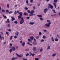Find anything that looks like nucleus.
<instances>
[{
	"label": "nucleus",
	"instance_id": "f8f14e48",
	"mask_svg": "<svg viewBox=\"0 0 60 60\" xmlns=\"http://www.w3.org/2000/svg\"><path fill=\"white\" fill-rule=\"evenodd\" d=\"M34 22H30L29 23V24L30 25H34Z\"/></svg>",
	"mask_w": 60,
	"mask_h": 60
},
{
	"label": "nucleus",
	"instance_id": "1a4fd4ad",
	"mask_svg": "<svg viewBox=\"0 0 60 60\" xmlns=\"http://www.w3.org/2000/svg\"><path fill=\"white\" fill-rule=\"evenodd\" d=\"M32 44H33V45H37V43L35 42H32Z\"/></svg>",
	"mask_w": 60,
	"mask_h": 60
},
{
	"label": "nucleus",
	"instance_id": "393cba45",
	"mask_svg": "<svg viewBox=\"0 0 60 60\" xmlns=\"http://www.w3.org/2000/svg\"><path fill=\"white\" fill-rule=\"evenodd\" d=\"M46 38V37L45 36V35H43V38L44 39H45Z\"/></svg>",
	"mask_w": 60,
	"mask_h": 60
},
{
	"label": "nucleus",
	"instance_id": "79ce46f5",
	"mask_svg": "<svg viewBox=\"0 0 60 60\" xmlns=\"http://www.w3.org/2000/svg\"><path fill=\"white\" fill-rule=\"evenodd\" d=\"M8 27H9V28H10V27H11V26L10 25V24H8Z\"/></svg>",
	"mask_w": 60,
	"mask_h": 60
},
{
	"label": "nucleus",
	"instance_id": "774afa93",
	"mask_svg": "<svg viewBox=\"0 0 60 60\" xmlns=\"http://www.w3.org/2000/svg\"><path fill=\"white\" fill-rule=\"evenodd\" d=\"M23 60H27V59H23Z\"/></svg>",
	"mask_w": 60,
	"mask_h": 60
},
{
	"label": "nucleus",
	"instance_id": "bb28decb",
	"mask_svg": "<svg viewBox=\"0 0 60 60\" xmlns=\"http://www.w3.org/2000/svg\"><path fill=\"white\" fill-rule=\"evenodd\" d=\"M43 31H44V32H47V30H43Z\"/></svg>",
	"mask_w": 60,
	"mask_h": 60
},
{
	"label": "nucleus",
	"instance_id": "a19ab883",
	"mask_svg": "<svg viewBox=\"0 0 60 60\" xmlns=\"http://www.w3.org/2000/svg\"><path fill=\"white\" fill-rule=\"evenodd\" d=\"M3 16L4 17V18H5V19L7 18V17H6V16H4V15H3Z\"/></svg>",
	"mask_w": 60,
	"mask_h": 60
},
{
	"label": "nucleus",
	"instance_id": "3c124183",
	"mask_svg": "<svg viewBox=\"0 0 60 60\" xmlns=\"http://www.w3.org/2000/svg\"><path fill=\"white\" fill-rule=\"evenodd\" d=\"M6 34L8 35V36L9 35V33L7 32H6Z\"/></svg>",
	"mask_w": 60,
	"mask_h": 60
},
{
	"label": "nucleus",
	"instance_id": "20e7f679",
	"mask_svg": "<svg viewBox=\"0 0 60 60\" xmlns=\"http://www.w3.org/2000/svg\"><path fill=\"white\" fill-rule=\"evenodd\" d=\"M32 49L33 51H35L36 49V48L35 47L33 46L32 47Z\"/></svg>",
	"mask_w": 60,
	"mask_h": 60
},
{
	"label": "nucleus",
	"instance_id": "4c0bfd02",
	"mask_svg": "<svg viewBox=\"0 0 60 60\" xmlns=\"http://www.w3.org/2000/svg\"><path fill=\"white\" fill-rule=\"evenodd\" d=\"M14 23L15 24H17L18 23V22L17 21H15L14 22Z\"/></svg>",
	"mask_w": 60,
	"mask_h": 60
},
{
	"label": "nucleus",
	"instance_id": "f3484780",
	"mask_svg": "<svg viewBox=\"0 0 60 60\" xmlns=\"http://www.w3.org/2000/svg\"><path fill=\"white\" fill-rule=\"evenodd\" d=\"M50 49V47L49 45H48V47L47 48V49L48 50H49Z\"/></svg>",
	"mask_w": 60,
	"mask_h": 60
},
{
	"label": "nucleus",
	"instance_id": "9b49d317",
	"mask_svg": "<svg viewBox=\"0 0 60 60\" xmlns=\"http://www.w3.org/2000/svg\"><path fill=\"white\" fill-rule=\"evenodd\" d=\"M24 22V21H21L20 22V24H21V25H22L23 23V22Z\"/></svg>",
	"mask_w": 60,
	"mask_h": 60
},
{
	"label": "nucleus",
	"instance_id": "a18cd8bd",
	"mask_svg": "<svg viewBox=\"0 0 60 60\" xmlns=\"http://www.w3.org/2000/svg\"><path fill=\"white\" fill-rule=\"evenodd\" d=\"M50 7L51 9H53V6H52V5Z\"/></svg>",
	"mask_w": 60,
	"mask_h": 60
},
{
	"label": "nucleus",
	"instance_id": "a878e982",
	"mask_svg": "<svg viewBox=\"0 0 60 60\" xmlns=\"http://www.w3.org/2000/svg\"><path fill=\"white\" fill-rule=\"evenodd\" d=\"M52 41L53 42L54 41V38L53 37L52 38Z\"/></svg>",
	"mask_w": 60,
	"mask_h": 60
},
{
	"label": "nucleus",
	"instance_id": "5fc2aeb1",
	"mask_svg": "<svg viewBox=\"0 0 60 60\" xmlns=\"http://www.w3.org/2000/svg\"><path fill=\"white\" fill-rule=\"evenodd\" d=\"M29 56V54L27 53V54H26V56Z\"/></svg>",
	"mask_w": 60,
	"mask_h": 60
},
{
	"label": "nucleus",
	"instance_id": "8fccbe9b",
	"mask_svg": "<svg viewBox=\"0 0 60 60\" xmlns=\"http://www.w3.org/2000/svg\"><path fill=\"white\" fill-rule=\"evenodd\" d=\"M42 34V33H41V32H39V34L40 35H41Z\"/></svg>",
	"mask_w": 60,
	"mask_h": 60
},
{
	"label": "nucleus",
	"instance_id": "2f4dec72",
	"mask_svg": "<svg viewBox=\"0 0 60 60\" xmlns=\"http://www.w3.org/2000/svg\"><path fill=\"white\" fill-rule=\"evenodd\" d=\"M22 37H20L19 38V40H20V41H21V40L22 39Z\"/></svg>",
	"mask_w": 60,
	"mask_h": 60
},
{
	"label": "nucleus",
	"instance_id": "680f3d73",
	"mask_svg": "<svg viewBox=\"0 0 60 60\" xmlns=\"http://www.w3.org/2000/svg\"><path fill=\"white\" fill-rule=\"evenodd\" d=\"M30 1L31 3H33V0H30Z\"/></svg>",
	"mask_w": 60,
	"mask_h": 60
},
{
	"label": "nucleus",
	"instance_id": "e2e57ef3",
	"mask_svg": "<svg viewBox=\"0 0 60 60\" xmlns=\"http://www.w3.org/2000/svg\"><path fill=\"white\" fill-rule=\"evenodd\" d=\"M30 41H31V39H29L28 40V41L30 42Z\"/></svg>",
	"mask_w": 60,
	"mask_h": 60
},
{
	"label": "nucleus",
	"instance_id": "ea45409f",
	"mask_svg": "<svg viewBox=\"0 0 60 60\" xmlns=\"http://www.w3.org/2000/svg\"><path fill=\"white\" fill-rule=\"evenodd\" d=\"M7 22L8 23H9L10 22V21L9 20V19H7Z\"/></svg>",
	"mask_w": 60,
	"mask_h": 60
},
{
	"label": "nucleus",
	"instance_id": "4be33fe9",
	"mask_svg": "<svg viewBox=\"0 0 60 60\" xmlns=\"http://www.w3.org/2000/svg\"><path fill=\"white\" fill-rule=\"evenodd\" d=\"M21 20L22 21H24V18H23V17H22L21 18Z\"/></svg>",
	"mask_w": 60,
	"mask_h": 60
},
{
	"label": "nucleus",
	"instance_id": "0e129e2a",
	"mask_svg": "<svg viewBox=\"0 0 60 60\" xmlns=\"http://www.w3.org/2000/svg\"><path fill=\"white\" fill-rule=\"evenodd\" d=\"M14 38H17V36H15L14 37Z\"/></svg>",
	"mask_w": 60,
	"mask_h": 60
},
{
	"label": "nucleus",
	"instance_id": "39448f33",
	"mask_svg": "<svg viewBox=\"0 0 60 60\" xmlns=\"http://www.w3.org/2000/svg\"><path fill=\"white\" fill-rule=\"evenodd\" d=\"M17 13H18L19 14V15H20V16H22V12H20V13L19 12V11H17Z\"/></svg>",
	"mask_w": 60,
	"mask_h": 60
},
{
	"label": "nucleus",
	"instance_id": "09e8293b",
	"mask_svg": "<svg viewBox=\"0 0 60 60\" xmlns=\"http://www.w3.org/2000/svg\"><path fill=\"white\" fill-rule=\"evenodd\" d=\"M8 30L10 32H11V30L10 29H8Z\"/></svg>",
	"mask_w": 60,
	"mask_h": 60
},
{
	"label": "nucleus",
	"instance_id": "c9c22d12",
	"mask_svg": "<svg viewBox=\"0 0 60 60\" xmlns=\"http://www.w3.org/2000/svg\"><path fill=\"white\" fill-rule=\"evenodd\" d=\"M12 36H11L10 38V40H12Z\"/></svg>",
	"mask_w": 60,
	"mask_h": 60
},
{
	"label": "nucleus",
	"instance_id": "cd10ccee",
	"mask_svg": "<svg viewBox=\"0 0 60 60\" xmlns=\"http://www.w3.org/2000/svg\"><path fill=\"white\" fill-rule=\"evenodd\" d=\"M47 22H48L49 23H51V21L49 20H47Z\"/></svg>",
	"mask_w": 60,
	"mask_h": 60
},
{
	"label": "nucleus",
	"instance_id": "f257e3e1",
	"mask_svg": "<svg viewBox=\"0 0 60 60\" xmlns=\"http://www.w3.org/2000/svg\"><path fill=\"white\" fill-rule=\"evenodd\" d=\"M34 13V10H32L30 12V14L29 15L30 16H34L35 14H33Z\"/></svg>",
	"mask_w": 60,
	"mask_h": 60
},
{
	"label": "nucleus",
	"instance_id": "bf43d9fd",
	"mask_svg": "<svg viewBox=\"0 0 60 60\" xmlns=\"http://www.w3.org/2000/svg\"><path fill=\"white\" fill-rule=\"evenodd\" d=\"M49 5L50 7L52 5H51V4H48Z\"/></svg>",
	"mask_w": 60,
	"mask_h": 60
},
{
	"label": "nucleus",
	"instance_id": "7c9ffc66",
	"mask_svg": "<svg viewBox=\"0 0 60 60\" xmlns=\"http://www.w3.org/2000/svg\"><path fill=\"white\" fill-rule=\"evenodd\" d=\"M55 41H58V39L57 38H55Z\"/></svg>",
	"mask_w": 60,
	"mask_h": 60
},
{
	"label": "nucleus",
	"instance_id": "423d86ee",
	"mask_svg": "<svg viewBox=\"0 0 60 60\" xmlns=\"http://www.w3.org/2000/svg\"><path fill=\"white\" fill-rule=\"evenodd\" d=\"M48 10L47 8L45 9H44L43 12H44V13H46V11H48Z\"/></svg>",
	"mask_w": 60,
	"mask_h": 60
},
{
	"label": "nucleus",
	"instance_id": "6e6d98bb",
	"mask_svg": "<svg viewBox=\"0 0 60 60\" xmlns=\"http://www.w3.org/2000/svg\"><path fill=\"white\" fill-rule=\"evenodd\" d=\"M53 4L54 5V6L56 5V3H53Z\"/></svg>",
	"mask_w": 60,
	"mask_h": 60
},
{
	"label": "nucleus",
	"instance_id": "7ed1b4c3",
	"mask_svg": "<svg viewBox=\"0 0 60 60\" xmlns=\"http://www.w3.org/2000/svg\"><path fill=\"white\" fill-rule=\"evenodd\" d=\"M15 55L17 56L18 57H22V56H23V55H19V54H18L17 53H16Z\"/></svg>",
	"mask_w": 60,
	"mask_h": 60
},
{
	"label": "nucleus",
	"instance_id": "de8ad7c7",
	"mask_svg": "<svg viewBox=\"0 0 60 60\" xmlns=\"http://www.w3.org/2000/svg\"><path fill=\"white\" fill-rule=\"evenodd\" d=\"M29 49H26L25 50L26 51H29Z\"/></svg>",
	"mask_w": 60,
	"mask_h": 60
},
{
	"label": "nucleus",
	"instance_id": "2eb2a0df",
	"mask_svg": "<svg viewBox=\"0 0 60 60\" xmlns=\"http://www.w3.org/2000/svg\"><path fill=\"white\" fill-rule=\"evenodd\" d=\"M56 53H55L52 54V56L53 57H55V56H56Z\"/></svg>",
	"mask_w": 60,
	"mask_h": 60
},
{
	"label": "nucleus",
	"instance_id": "9d476101",
	"mask_svg": "<svg viewBox=\"0 0 60 60\" xmlns=\"http://www.w3.org/2000/svg\"><path fill=\"white\" fill-rule=\"evenodd\" d=\"M19 32L17 31H16L15 33V34L17 35V36H18V35H19Z\"/></svg>",
	"mask_w": 60,
	"mask_h": 60
},
{
	"label": "nucleus",
	"instance_id": "ddd939ff",
	"mask_svg": "<svg viewBox=\"0 0 60 60\" xmlns=\"http://www.w3.org/2000/svg\"><path fill=\"white\" fill-rule=\"evenodd\" d=\"M37 16L39 17V18H41L42 17V15H37Z\"/></svg>",
	"mask_w": 60,
	"mask_h": 60
},
{
	"label": "nucleus",
	"instance_id": "338daca9",
	"mask_svg": "<svg viewBox=\"0 0 60 60\" xmlns=\"http://www.w3.org/2000/svg\"><path fill=\"white\" fill-rule=\"evenodd\" d=\"M12 45H13L12 44H11V43L10 44V46H12Z\"/></svg>",
	"mask_w": 60,
	"mask_h": 60
},
{
	"label": "nucleus",
	"instance_id": "c03bdc74",
	"mask_svg": "<svg viewBox=\"0 0 60 60\" xmlns=\"http://www.w3.org/2000/svg\"><path fill=\"white\" fill-rule=\"evenodd\" d=\"M25 10H27L28 9V8L26 7L25 8Z\"/></svg>",
	"mask_w": 60,
	"mask_h": 60
},
{
	"label": "nucleus",
	"instance_id": "dca6fc26",
	"mask_svg": "<svg viewBox=\"0 0 60 60\" xmlns=\"http://www.w3.org/2000/svg\"><path fill=\"white\" fill-rule=\"evenodd\" d=\"M11 20L12 21H13V20H15V19L14 18V17H11Z\"/></svg>",
	"mask_w": 60,
	"mask_h": 60
},
{
	"label": "nucleus",
	"instance_id": "0eeeda50",
	"mask_svg": "<svg viewBox=\"0 0 60 60\" xmlns=\"http://www.w3.org/2000/svg\"><path fill=\"white\" fill-rule=\"evenodd\" d=\"M25 42H23L21 44V45L22 46L24 47L25 46Z\"/></svg>",
	"mask_w": 60,
	"mask_h": 60
},
{
	"label": "nucleus",
	"instance_id": "473e14b6",
	"mask_svg": "<svg viewBox=\"0 0 60 60\" xmlns=\"http://www.w3.org/2000/svg\"><path fill=\"white\" fill-rule=\"evenodd\" d=\"M58 1V0H54V3H56Z\"/></svg>",
	"mask_w": 60,
	"mask_h": 60
},
{
	"label": "nucleus",
	"instance_id": "49530a36",
	"mask_svg": "<svg viewBox=\"0 0 60 60\" xmlns=\"http://www.w3.org/2000/svg\"><path fill=\"white\" fill-rule=\"evenodd\" d=\"M36 38L37 39H38L39 38V36H37L36 37Z\"/></svg>",
	"mask_w": 60,
	"mask_h": 60
},
{
	"label": "nucleus",
	"instance_id": "c756f323",
	"mask_svg": "<svg viewBox=\"0 0 60 60\" xmlns=\"http://www.w3.org/2000/svg\"><path fill=\"white\" fill-rule=\"evenodd\" d=\"M12 50L11 49H10L9 50V52L10 53H11L12 52Z\"/></svg>",
	"mask_w": 60,
	"mask_h": 60
},
{
	"label": "nucleus",
	"instance_id": "aec40b11",
	"mask_svg": "<svg viewBox=\"0 0 60 60\" xmlns=\"http://www.w3.org/2000/svg\"><path fill=\"white\" fill-rule=\"evenodd\" d=\"M24 15H28V13H27L26 12H24Z\"/></svg>",
	"mask_w": 60,
	"mask_h": 60
},
{
	"label": "nucleus",
	"instance_id": "58836bf2",
	"mask_svg": "<svg viewBox=\"0 0 60 60\" xmlns=\"http://www.w3.org/2000/svg\"><path fill=\"white\" fill-rule=\"evenodd\" d=\"M5 11L4 9H3L2 10V12H5Z\"/></svg>",
	"mask_w": 60,
	"mask_h": 60
},
{
	"label": "nucleus",
	"instance_id": "603ef678",
	"mask_svg": "<svg viewBox=\"0 0 60 60\" xmlns=\"http://www.w3.org/2000/svg\"><path fill=\"white\" fill-rule=\"evenodd\" d=\"M14 59H15V58L14 57L12 58L11 59L12 60H14Z\"/></svg>",
	"mask_w": 60,
	"mask_h": 60
},
{
	"label": "nucleus",
	"instance_id": "c85d7f7f",
	"mask_svg": "<svg viewBox=\"0 0 60 60\" xmlns=\"http://www.w3.org/2000/svg\"><path fill=\"white\" fill-rule=\"evenodd\" d=\"M43 51V49H41L40 50V52H41Z\"/></svg>",
	"mask_w": 60,
	"mask_h": 60
},
{
	"label": "nucleus",
	"instance_id": "f03ea898",
	"mask_svg": "<svg viewBox=\"0 0 60 60\" xmlns=\"http://www.w3.org/2000/svg\"><path fill=\"white\" fill-rule=\"evenodd\" d=\"M51 24V22H49L48 23H46L45 24V26L46 27H49L50 25Z\"/></svg>",
	"mask_w": 60,
	"mask_h": 60
},
{
	"label": "nucleus",
	"instance_id": "b1692460",
	"mask_svg": "<svg viewBox=\"0 0 60 60\" xmlns=\"http://www.w3.org/2000/svg\"><path fill=\"white\" fill-rule=\"evenodd\" d=\"M30 38L31 40H33V39H34V37L32 36L30 37Z\"/></svg>",
	"mask_w": 60,
	"mask_h": 60
},
{
	"label": "nucleus",
	"instance_id": "13d9d810",
	"mask_svg": "<svg viewBox=\"0 0 60 60\" xmlns=\"http://www.w3.org/2000/svg\"><path fill=\"white\" fill-rule=\"evenodd\" d=\"M57 36L59 38H60V37L59 36V35L58 34H57Z\"/></svg>",
	"mask_w": 60,
	"mask_h": 60
},
{
	"label": "nucleus",
	"instance_id": "5701e85b",
	"mask_svg": "<svg viewBox=\"0 0 60 60\" xmlns=\"http://www.w3.org/2000/svg\"><path fill=\"white\" fill-rule=\"evenodd\" d=\"M26 3H27V4H28V5H29V4H28V1L27 0H26Z\"/></svg>",
	"mask_w": 60,
	"mask_h": 60
},
{
	"label": "nucleus",
	"instance_id": "6ab92c4d",
	"mask_svg": "<svg viewBox=\"0 0 60 60\" xmlns=\"http://www.w3.org/2000/svg\"><path fill=\"white\" fill-rule=\"evenodd\" d=\"M27 44H28V45H30V46H32V44H30L29 42H27Z\"/></svg>",
	"mask_w": 60,
	"mask_h": 60
},
{
	"label": "nucleus",
	"instance_id": "864d4df0",
	"mask_svg": "<svg viewBox=\"0 0 60 60\" xmlns=\"http://www.w3.org/2000/svg\"><path fill=\"white\" fill-rule=\"evenodd\" d=\"M30 10H27V12H28V13H30Z\"/></svg>",
	"mask_w": 60,
	"mask_h": 60
},
{
	"label": "nucleus",
	"instance_id": "6e6552de",
	"mask_svg": "<svg viewBox=\"0 0 60 60\" xmlns=\"http://www.w3.org/2000/svg\"><path fill=\"white\" fill-rule=\"evenodd\" d=\"M11 49L12 50H13V51H15V50H16L15 48L14 47H12Z\"/></svg>",
	"mask_w": 60,
	"mask_h": 60
},
{
	"label": "nucleus",
	"instance_id": "37998d69",
	"mask_svg": "<svg viewBox=\"0 0 60 60\" xmlns=\"http://www.w3.org/2000/svg\"><path fill=\"white\" fill-rule=\"evenodd\" d=\"M34 55H35V54L33 53L32 54V55H31V56H34Z\"/></svg>",
	"mask_w": 60,
	"mask_h": 60
},
{
	"label": "nucleus",
	"instance_id": "a211bd4d",
	"mask_svg": "<svg viewBox=\"0 0 60 60\" xmlns=\"http://www.w3.org/2000/svg\"><path fill=\"white\" fill-rule=\"evenodd\" d=\"M21 16H21L20 15H19L18 17V19H21Z\"/></svg>",
	"mask_w": 60,
	"mask_h": 60
},
{
	"label": "nucleus",
	"instance_id": "052dcab7",
	"mask_svg": "<svg viewBox=\"0 0 60 60\" xmlns=\"http://www.w3.org/2000/svg\"><path fill=\"white\" fill-rule=\"evenodd\" d=\"M22 42H23V41H20V43H21L22 44Z\"/></svg>",
	"mask_w": 60,
	"mask_h": 60
},
{
	"label": "nucleus",
	"instance_id": "412c9836",
	"mask_svg": "<svg viewBox=\"0 0 60 60\" xmlns=\"http://www.w3.org/2000/svg\"><path fill=\"white\" fill-rule=\"evenodd\" d=\"M52 11H53V13H56V11H55V10H52Z\"/></svg>",
	"mask_w": 60,
	"mask_h": 60
},
{
	"label": "nucleus",
	"instance_id": "72a5a7b5",
	"mask_svg": "<svg viewBox=\"0 0 60 60\" xmlns=\"http://www.w3.org/2000/svg\"><path fill=\"white\" fill-rule=\"evenodd\" d=\"M44 39H42L41 41V42H44Z\"/></svg>",
	"mask_w": 60,
	"mask_h": 60
},
{
	"label": "nucleus",
	"instance_id": "4468645a",
	"mask_svg": "<svg viewBox=\"0 0 60 60\" xmlns=\"http://www.w3.org/2000/svg\"><path fill=\"white\" fill-rule=\"evenodd\" d=\"M39 19L40 20H41V21H42L44 20V19L42 17H41Z\"/></svg>",
	"mask_w": 60,
	"mask_h": 60
},
{
	"label": "nucleus",
	"instance_id": "f704fd0d",
	"mask_svg": "<svg viewBox=\"0 0 60 60\" xmlns=\"http://www.w3.org/2000/svg\"><path fill=\"white\" fill-rule=\"evenodd\" d=\"M7 7L8 8H9V4H7Z\"/></svg>",
	"mask_w": 60,
	"mask_h": 60
},
{
	"label": "nucleus",
	"instance_id": "69168bd1",
	"mask_svg": "<svg viewBox=\"0 0 60 60\" xmlns=\"http://www.w3.org/2000/svg\"><path fill=\"white\" fill-rule=\"evenodd\" d=\"M0 33L1 34H3V31H1Z\"/></svg>",
	"mask_w": 60,
	"mask_h": 60
},
{
	"label": "nucleus",
	"instance_id": "4d7b16f0",
	"mask_svg": "<svg viewBox=\"0 0 60 60\" xmlns=\"http://www.w3.org/2000/svg\"><path fill=\"white\" fill-rule=\"evenodd\" d=\"M13 12L12 11H11V12H9V14H11V13H12Z\"/></svg>",
	"mask_w": 60,
	"mask_h": 60
},
{
	"label": "nucleus",
	"instance_id": "e433bc0d",
	"mask_svg": "<svg viewBox=\"0 0 60 60\" xmlns=\"http://www.w3.org/2000/svg\"><path fill=\"white\" fill-rule=\"evenodd\" d=\"M39 59L38 58H36L35 59V60H39Z\"/></svg>",
	"mask_w": 60,
	"mask_h": 60
}]
</instances>
